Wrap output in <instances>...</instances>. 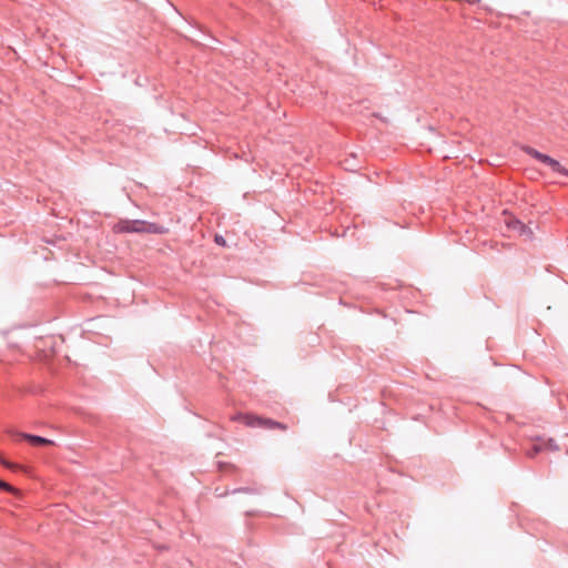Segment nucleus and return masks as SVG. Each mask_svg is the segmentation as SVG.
<instances>
[{"instance_id": "0eeeda50", "label": "nucleus", "mask_w": 568, "mask_h": 568, "mask_svg": "<svg viewBox=\"0 0 568 568\" xmlns=\"http://www.w3.org/2000/svg\"><path fill=\"white\" fill-rule=\"evenodd\" d=\"M545 450V447L544 445L541 444V442L539 443H535L531 448H529L527 452H526V455L529 457V458H534L535 456H537L540 452H544Z\"/></svg>"}, {"instance_id": "7ed1b4c3", "label": "nucleus", "mask_w": 568, "mask_h": 568, "mask_svg": "<svg viewBox=\"0 0 568 568\" xmlns=\"http://www.w3.org/2000/svg\"><path fill=\"white\" fill-rule=\"evenodd\" d=\"M14 436H17L19 439L28 442L30 445L34 447L54 445L53 440L38 435L16 433Z\"/></svg>"}, {"instance_id": "f8f14e48", "label": "nucleus", "mask_w": 568, "mask_h": 568, "mask_svg": "<svg viewBox=\"0 0 568 568\" xmlns=\"http://www.w3.org/2000/svg\"><path fill=\"white\" fill-rule=\"evenodd\" d=\"M0 463L6 466L7 468L13 469L16 466L9 462H6L3 459H0Z\"/></svg>"}, {"instance_id": "9d476101", "label": "nucleus", "mask_w": 568, "mask_h": 568, "mask_svg": "<svg viewBox=\"0 0 568 568\" xmlns=\"http://www.w3.org/2000/svg\"><path fill=\"white\" fill-rule=\"evenodd\" d=\"M541 444L545 447V450H558L559 447L556 445L555 440L552 438H549L547 440H541Z\"/></svg>"}, {"instance_id": "f257e3e1", "label": "nucleus", "mask_w": 568, "mask_h": 568, "mask_svg": "<svg viewBox=\"0 0 568 568\" xmlns=\"http://www.w3.org/2000/svg\"><path fill=\"white\" fill-rule=\"evenodd\" d=\"M121 232L126 233H149V234H164L166 229L156 223H150L142 220H124L119 223Z\"/></svg>"}, {"instance_id": "6e6552de", "label": "nucleus", "mask_w": 568, "mask_h": 568, "mask_svg": "<svg viewBox=\"0 0 568 568\" xmlns=\"http://www.w3.org/2000/svg\"><path fill=\"white\" fill-rule=\"evenodd\" d=\"M217 467L221 471H225V473L235 474L239 471V468L235 465L225 463V462H219Z\"/></svg>"}, {"instance_id": "39448f33", "label": "nucleus", "mask_w": 568, "mask_h": 568, "mask_svg": "<svg viewBox=\"0 0 568 568\" xmlns=\"http://www.w3.org/2000/svg\"><path fill=\"white\" fill-rule=\"evenodd\" d=\"M239 493L248 494V495H258L262 493V489H261V487H257V486L240 487V488H234L231 491L221 493L217 496L223 497L227 494H239Z\"/></svg>"}, {"instance_id": "423d86ee", "label": "nucleus", "mask_w": 568, "mask_h": 568, "mask_svg": "<svg viewBox=\"0 0 568 568\" xmlns=\"http://www.w3.org/2000/svg\"><path fill=\"white\" fill-rule=\"evenodd\" d=\"M524 151L530 155L531 158L536 159L537 161L544 163V161L546 160L547 158V154H544L541 152H539L538 150L531 148V146H526L524 148Z\"/></svg>"}, {"instance_id": "f03ea898", "label": "nucleus", "mask_w": 568, "mask_h": 568, "mask_svg": "<svg viewBox=\"0 0 568 568\" xmlns=\"http://www.w3.org/2000/svg\"><path fill=\"white\" fill-rule=\"evenodd\" d=\"M239 419H241L245 425L250 427H264L268 429H281L286 430L287 426L283 423L273 420L271 418H262L254 415H240Z\"/></svg>"}, {"instance_id": "1a4fd4ad", "label": "nucleus", "mask_w": 568, "mask_h": 568, "mask_svg": "<svg viewBox=\"0 0 568 568\" xmlns=\"http://www.w3.org/2000/svg\"><path fill=\"white\" fill-rule=\"evenodd\" d=\"M0 490L10 493V494H18V489H16L13 486L8 484L7 481L0 479Z\"/></svg>"}, {"instance_id": "20e7f679", "label": "nucleus", "mask_w": 568, "mask_h": 568, "mask_svg": "<svg viewBox=\"0 0 568 568\" xmlns=\"http://www.w3.org/2000/svg\"><path fill=\"white\" fill-rule=\"evenodd\" d=\"M544 164L550 166V169L554 172L561 174L564 176H568V170L551 156L547 155L546 160L544 161Z\"/></svg>"}, {"instance_id": "9b49d317", "label": "nucleus", "mask_w": 568, "mask_h": 568, "mask_svg": "<svg viewBox=\"0 0 568 568\" xmlns=\"http://www.w3.org/2000/svg\"><path fill=\"white\" fill-rule=\"evenodd\" d=\"M513 227H514V229H516V230H518L520 233H525V232H526V230H527V226H526L523 222H520V221H518V220H516V221L514 222Z\"/></svg>"}, {"instance_id": "ddd939ff", "label": "nucleus", "mask_w": 568, "mask_h": 568, "mask_svg": "<svg viewBox=\"0 0 568 568\" xmlns=\"http://www.w3.org/2000/svg\"><path fill=\"white\" fill-rule=\"evenodd\" d=\"M215 242H216L217 244H224V243H225L224 239H223L221 235H216V236H215Z\"/></svg>"}]
</instances>
